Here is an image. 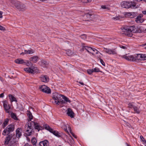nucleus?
<instances>
[{"label": "nucleus", "instance_id": "obj_40", "mask_svg": "<svg viewBox=\"0 0 146 146\" xmlns=\"http://www.w3.org/2000/svg\"><path fill=\"white\" fill-rule=\"evenodd\" d=\"M93 49V48H92L89 47V48L88 49V50H87V51L88 52L91 53L92 54H94V53L92 52V51Z\"/></svg>", "mask_w": 146, "mask_h": 146}, {"label": "nucleus", "instance_id": "obj_10", "mask_svg": "<svg viewBox=\"0 0 146 146\" xmlns=\"http://www.w3.org/2000/svg\"><path fill=\"white\" fill-rule=\"evenodd\" d=\"M4 107L6 112L9 113L10 112L9 109L10 108V106L8 104V102L5 100L3 102Z\"/></svg>", "mask_w": 146, "mask_h": 146}, {"label": "nucleus", "instance_id": "obj_29", "mask_svg": "<svg viewBox=\"0 0 146 146\" xmlns=\"http://www.w3.org/2000/svg\"><path fill=\"white\" fill-rule=\"evenodd\" d=\"M68 125V130L69 131L70 133L75 138H76V136L72 132V131L71 129V127L68 125Z\"/></svg>", "mask_w": 146, "mask_h": 146}, {"label": "nucleus", "instance_id": "obj_60", "mask_svg": "<svg viewBox=\"0 0 146 146\" xmlns=\"http://www.w3.org/2000/svg\"><path fill=\"white\" fill-rule=\"evenodd\" d=\"M25 54V52H22V53H21L20 54H21V55H23V54Z\"/></svg>", "mask_w": 146, "mask_h": 146}, {"label": "nucleus", "instance_id": "obj_64", "mask_svg": "<svg viewBox=\"0 0 146 146\" xmlns=\"http://www.w3.org/2000/svg\"><path fill=\"white\" fill-rule=\"evenodd\" d=\"M144 1H145V2H146V0H144Z\"/></svg>", "mask_w": 146, "mask_h": 146}, {"label": "nucleus", "instance_id": "obj_39", "mask_svg": "<svg viewBox=\"0 0 146 146\" xmlns=\"http://www.w3.org/2000/svg\"><path fill=\"white\" fill-rule=\"evenodd\" d=\"M93 72H100V69L98 68H96L92 69Z\"/></svg>", "mask_w": 146, "mask_h": 146}, {"label": "nucleus", "instance_id": "obj_25", "mask_svg": "<svg viewBox=\"0 0 146 146\" xmlns=\"http://www.w3.org/2000/svg\"><path fill=\"white\" fill-rule=\"evenodd\" d=\"M139 30L138 31V33H145L146 32V29L144 27H140V28H139Z\"/></svg>", "mask_w": 146, "mask_h": 146}, {"label": "nucleus", "instance_id": "obj_15", "mask_svg": "<svg viewBox=\"0 0 146 146\" xmlns=\"http://www.w3.org/2000/svg\"><path fill=\"white\" fill-rule=\"evenodd\" d=\"M39 144L40 146H48L49 143L47 140H45L43 141L40 142Z\"/></svg>", "mask_w": 146, "mask_h": 146}, {"label": "nucleus", "instance_id": "obj_11", "mask_svg": "<svg viewBox=\"0 0 146 146\" xmlns=\"http://www.w3.org/2000/svg\"><path fill=\"white\" fill-rule=\"evenodd\" d=\"M37 68L33 66H32L29 68H25L24 70L27 72L32 74H34V70L36 69Z\"/></svg>", "mask_w": 146, "mask_h": 146}, {"label": "nucleus", "instance_id": "obj_55", "mask_svg": "<svg viewBox=\"0 0 146 146\" xmlns=\"http://www.w3.org/2000/svg\"><path fill=\"white\" fill-rule=\"evenodd\" d=\"M89 48V47H87V46H85L83 48H84V49H85L87 51V50H88V49Z\"/></svg>", "mask_w": 146, "mask_h": 146}, {"label": "nucleus", "instance_id": "obj_37", "mask_svg": "<svg viewBox=\"0 0 146 146\" xmlns=\"http://www.w3.org/2000/svg\"><path fill=\"white\" fill-rule=\"evenodd\" d=\"M128 107L130 108H133L134 109V107H135L136 106H135L133 104V103H129L128 104Z\"/></svg>", "mask_w": 146, "mask_h": 146}, {"label": "nucleus", "instance_id": "obj_2", "mask_svg": "<svg viewBox=\"0 0 146 146\" xmlns=\"http://www.w3.org/2000/svg\"><path fill=\"white\" fill-rule=\"evenodd\" d=\"M140 27V26H137L135 27L134 26H132L123 27L121 29L122 31L125 33V35L127 36L131 37L132 35L131 33H138V31L139 30Z\"/></svg>", "mask_w": 146, "mask_h": 146}, {"label": "nucleus", "instance_id": "obj_32", "mask_svg": "<svg viewBox=\"0 0 146 146\" xmlns=\"http://www.w3.org/2000/svg\"><path fill=\"white\" fill-rule=\"evenodd\" d=\"M21 8L20 9H19L21 11H23L26 9V7L24 5L21 4Z\"/></svg>", "mask_w": 146, "mask_h": 146}, {"label": "nucleus", "instance_id": "obj_56", "mask_svg": "<svg viewBox=\"0 0 146 146\" xmlns=\"http://www.w3.org/2000/svg\"><path fill=\"white\" fill-rule=\"evenodd\" d=\"M4 96L3 93H2L0 94V98H3Z\"/></svg>", "mask_w": 146, "mask_h": 146}, {"label": "nucleus", "instance_id": "obj_5", "mask_svg": "<svg viewBox=\"0 0 146 146\" xmlns=\"http://www.w3.org/2000/svg\"><path fill=\"white\" fill-rule=\"evenodd\" d=\"M32 126V123L30 122H28L25 125L24 130L26 132V134L28 136H30L31 135L33 132Z\"/></svg>", "mask_w": 146, "mask_h": 146}, {"label": "nucleus", "instance_id": "obj_18", "mask_svg": "<svg viewBox=\"0 0 146 146\" xmlns=\"http://www.w3.org/2000/svg\"><path fill=\"white\" fill-rule=\"evenodd\" d=\"M8 97L9 98L11 102H17L16 98L13 96L11 95V94H9L8 95Z\"/></svg>", "mask_w": 146, "mask_h": 146}, {"label": "nucleus", "instance_id": "obj_45", "mask_svg": "<svg viewBox=\"0 0 146 146\" xmlns=\"http://www.w3.org/2000/svg\"><path fill=\"white\" fill-rule=\"evenodd\" d=\"M140 138L141 139V140L142 141H143V143H144L145 142V141L142 136H140Z\"/></svg>", "mask_w": 146, "mask_h": 146}, {"label": "nucleus", "instance_id": "obj_17", "mask_svg": "<svg viewBox=\"0 0 146 146\" xmlns=\"http://www.w3.org/2000/svg\"><path fill=\"white\" fill-rule=\"evenodd\" d=\"M21 129L19 128H17L16 131V136L18 138H19L21 135Z\"/></svg>", "mask_w": 146, "mask_h": 146}, {"label": "nucleus", "instance_id": "obj_24", "mask_svg": "<svg viewBox=\"0 0 146 146\" xmlns=\"http://www.w3.org/2000/svg\"><path fill=\"white\" fill-rule=\"evenodd\" d=\"M9 121V120L7 118L5 119L2 125V127L3 128H5V127L8 125Z\"/></svg>", "mask_w": 146, "mask_h": 146}, {"label": "nucleus", "instance_id": "obj_54", "mask_svg": "<svg viewBox=\"0 0 146 146\" xmlns=\"http://www.w3.org/2000/svg\"><path fill=\"white\" fill-rule=\"evenodd\" d=\"M2 12L0 11V18H2L3 17L2 16Z\"/></svg>", "mask_w": 146, "mask_h": 146}, {"label": "nucleus", "instance_id": "obj_30", "mask_svg": "<svg viewBox=\"0 0 146 146\" xmlns=\"http://www.w3.org/2000/svg\"><path fill=\"white\" fill-rule=\"evenodd\" d=\"M85 16L89 19L92 18L94 16L93 15L89 13L85 14Z\"/></svg>", "mask_w": 146, "mask_h": 146}, {"label": "nucleus", "instance_id": "obj_13", "mask_svg": "<svg viewBox=\"0 0 146 146\" xmlns=\"http://www.w3.org/2000/svg\"><path fill=\"white\" fill-rule=\"evenodd\" d=\"M41 81L44 82H47L49 81L48 78L46 75H42L40 76Z\"/></svg>", "mask_w": 146, "mask_h": 146}, {"label": "nucleus", "instance_id": "obj_47", "mask_svg": "<svg viewBox=\"0 0 146 146\" xmlns=\"http://www.w3.org/2000/svg\"><path fill=\"white\" fill-rule=\"evenodd\" d=\"M92 51L95 52L96 54H98V53H99L98 51L96 49L94 48L93 49Z\"/></svg>", "mask_w": 146, "mask_h": 146}, {"label": "nucleus", "instance_id": "obj_6", "mask_svg": "<svg viewBox=\"0 0 146 146\" xmlns=\"http://www.w3.org/2000/svg\"><path fill=\"white\" fill-rule=\"evenodd\" d=\"M14 129V125L12 124H10L3 131L2 134L4 135H5L7 134H9L10 132L13 131Z\"/></svg>", "mask_w": 146, "mask_h": 146}, {"label": "nucleus", "instance_id": "obj_31", "mask_svg": "<svg viewBox=\"0 0 146 146\" xmlns=\"http://www.w3.org/2000/svg\"><path fill=\"white\" fill-rule=\"evenodd\" d=\"M66 54L68 56H71L73 54V52L70 50H68L66 51Z\"/></svg>", "mask_w": 146, "mask_h": 146}, {"label": "nucleus", "instance_id": "obj_35", "mask_svg": "<svg viewBox=\"0 0 146 146\" xmlns=\"http://www.w3.org/2000/svg\"><path fill=\"white\" fill-rule=\"evenodd\" d=\"M24 64H26L27 66H31L32 65V63L30 62L27 61L26 62H25V63H24Z\"/></svg>", "mask_w": 146, "mask_h": 146}, {"label": "nucleus", "instance_id": "obj_26", "mask_svg": "<svg viewBox=\"0 0 146 146\" xmlns=\"http://www.w3.org/2000/svg\"><path fill=\"white\" fill-rule=\"evenodd\" d=\"M62 99L63 100V99L64 100V101L65 102V103L66 102H68L69 103H70L71 102L70 100L68 98H67L66 96H64L63 95H62Z\"/></svg>", "mask_w": 146, "mask_h": 146}, {"label": "nucleus", "instance_id": "obj_44", "mask_svg": "<svg viewBox=\"0 0 146 146\" xmlns=\"http://www.w3.org/2000/svg\"><path fill=\"white\" fill-rule=\"evenodd\" d=\"M63 127H64V129L65 131L67 133H68V131L67 126L66 125L64 124Z\"/></svg>", "mask_w": 146, "mask_h": 146}, {"label": "nucleus", "instance_id": "obj_58", "mask_svg": "<svg viewBox=\"0 0 146 146\" xmlns=\"http://www.w3.org/2000/svg\"><path fill=\"white\" fill-rule=\"evenodd\" d=\"M79 83L82 85H84V84L83 82H79Z\"/></svg>", "mask_w": 146, "mask_h": 146}, {"label": "nucleus", "instance_id": "obj_14", "mask_svg": "<svg viewBox=\"0 0 146 146\" xmlns=\"http://www.w3.org/2000/svg\"><path fill=\"white\" fill-rule=\"evenodd\" d=\"M11 3L14 5L15 7L17 9H20L21 8V4L18 2H15L14 0H11Z\"/></svg>", "mask_w": 146, "mask_h": 146}, {"label": "nucleus", "instance_id": "obj_51", "mask_svg": "<svg viewBox=\"0 0 146 146\" xmlns=\"http://www.w3.org/2000/svg\"><path fill=\"white\" fill-rule=\"evenodd\" d=\"M81 37V38L83 39H85L86 38V36L85 35H82V36Z\"/></svg>", "mask_w": 146, "mask_h": 146}, {"label": "nucleus", "instance_id": "obj_63", "mask_svg": "<svg viewBox=\"0 0 146 146\" xmlns=\"http://www.w3.org/2000/svg\"><path fill=\"white\" fill-rule=\"evenodd\" d=\"M144 48H145V49H146V46Z\"/></svg>", "mask_w": 146, "mask_h": 146}, {"label": "nucleus", "instance_id": "obj_23", "mask_svg": "<svg viewBox=\"0 0 146 146\" xmlns=\"http://www.w3.org/2000/svg\"><path fill=\"white\" fill-rule=\"evenodd\" d=\"M27 115L28 118V120L31 121V120L33 119V116L32 113L30 111H27Z\"/></svg>", "mask_w": 146, "mask_h": 146}, {"label": "nucleus", "instance_id": "obj_8", "mask_svg": "<svg viewBox=\"0 0 146 146\" xmlns=\"http://www.w3.org/2000/svg\"><path fill=\"white\" fill-rule=\"evenodd\" d=\"M39 89L42 92L47 94L51 93V90L47 86L44 85L40 86Z\"/></svg>", "mask_w": 146, "mask_h": 146}, {"label": "nucleus", "instance_id": "obj_59", "mask_svg": "<svg viewBox=\"0 0 146 146\" xmlns=\"http://www.w3.org/2000/svg\"><path fill=\"white\" fill-rule=\"evenodd\" d=\"M24 146H30L28 144V143H27L26 144H25Z\"/></svg>", "mask_w": 146, "mask_h": 146}, {"label": "nucleus", "instance_id": "obj_62", "mask_svg": "<svg viewBox=\"0 0 146 146\" xmlns=\"http://www.w3.org/2000/svg\"><path fill=\"white\" fill-rule=\"evenodd\" d=\"M40 1H44V0H40Z\"/></svg>", "mask_w": 146, "mask_h": 146}, {"label": "nucleus", "instance_id": "obj_49", "mask_svg": "<svg viewBox=\"0 0 146 146\" xmlns=\"http://www.w3.org/2000/svg\"><path fill=\"white\" fill-rule=\"evenodd\" d=\"M124 122H125V124L127 126H128L129 127H130V125L129 123H128L127 122H126L125 121H124Z\"/></svg>", "mask_w": 146, "mask_h": 146}, {"label": "nucleus", "instance_id": "obj_22", "mask_svg": "<svg viewBox=\"0 0 146 146\" xmlns=\"http://www.w3.org/2000/svg\"><path fill=\"white\" fill-rule=\"evenodd\" d=\"M12 139V137L10 135L7 137L5 139V143L6 144H8Z\"/></svg>", "mask_w": 146, "mask_h": 146}, {"label": "nucleus", "instance_id": "obj_53", "mask_svg": "<svg viewBox=\"0 0 146 146\" xmlns=\"http://www.w3.org/2000/svg\"><path fill=\"white\" fill-rule=\"evenodd\" d=\"M120 47L121 48H122L123 49H126L127 48V47L125 46H121Z\"/></svg>", "mask_w": 146, "mask_h": 146}, {"label": "nucleus", "instance_id": "obj_50", "mask_svg": "<svg viewBox=\"0 0 146 146\" xmlns=\"http://www.w3.org/2000/svg\"><path fill=\"white\" fill-rule=\"evenodd\" d=\"M127 15L128 16L130 17L131 18H132V17H131V12L127 13Z\"/></svg>", "mask_w": 146, "mask_h": 146}, {"label": "nucleus", "instance_id": "obj_7", "mask_svg": "<svg viewBox=\"0 0 146 146\" xmlns=\"http://www.w3.org/2000/svg\"><path fill=\"white\" fill-rule=\"evenodd\" d=\"M44 127L46 129L49 131L51 133H52L54 135L57 137L60 136V134L58 131H54L52 129L50 128V127L47 125H45L44 126Z\"/></svg>", "mask_w": 146, "mask_h": 146}, {"label": "nucleus", "instance_id": "obj_46", "mask_svg": "<svg viewBox=\"0 0 146 146\" xmlns=\"http://www.w3.org/2000/svg\"><path fill=\"white\" fill-rule=\"evenodd\" d=\"M120 19L119 17H116L112 18V19L115 20H117L119 19Z\"/></svg>", "mask_w": 146, "mask_h": 146}, {"label": "nucleus", "instance_id": "obj_41", "mask_svg": "<svg viewBox=\"0 0 146 146\" xmlns=\"http://www.w3.org/2000/svg\"><path fill=\"white\" fill-rule=\"evenodd\" d=\"M101 8L103 9H106L107 10H110L109 7H108L105 5H102L101 6Z\"/></svg>", "mask_w": 146, "mask_h": 146}, {"label": "nucleus", "instance_id": "obj_4", "mask_svg": "<svg viewBox=\"0 0 146 146\" xmlns=\"http://www.w3.org/2000/svg\"><path fill=\"white\" fill-rule=\"evenodd\" d=\"M122 7L125 8H130L133 9H135L137 7V5L136 6V4L134 2H129L124 1L122 2L121 3Z\"/></svg>", "mask_w": 146, "mask_h": 146}, {"label": "nucleus", "instance_id": "obj_19", "mask_svg": "<svg viewBox=\"0 0 146 146\" xmlns=\"http://www.w3.org/2000/svg\"><path fill=\"white\" fill-rule=\"evenodd\" d=\"M15 62L16 63L19 64H24V63H25V62L23 59L20 58L16 59L15 60Z\"/></svg>", "mask_w": 146, "mask_h": 146}, {"label": "nucleus", "instance_id": "obj_16", "mask_svg": "<svg viewBox=\"0 0 146 146\" xmlns=\"http://www.w3.org/2000/svg\"><path fill=\"white\" fill-rule=\"evenodd\" d=\"M143 17L142 15H139L136 19L135 21L138 23H140L143 22V20L141 19Z\"/></svg>", "mask_w": 146, "mask_h": 146}, {"label": "nucleus", "instance_id": "obj_28", "mask_svg": "<svg viewBox=\"0 0 146 146\" xmlns=\"http://www.w3.org/2000/svg\"><path fill=\"white\" fill-rule=\"evenodd\" d=\"M139 107H138L136 106L135 107H134L133 109L134 111L135 112L138 114L140 112V111L139 109Z\"/></svg>", "mask_w": 146, "mask_h": 146}, {"label": "nucleus", "instance_id": "obj_43", "mask_svg": "<svg viewBox=\"0 0 146 146\" xmlns=\"http://www.w3.org/2000/svg\"><path fill=\"white\" fill-rule=\"evenodd\" d=\"M137 13L136 12H131V17L133 18L136 16Z\"/></svg>", "mask_w": 146, "mask_h": 146}, {"label": "nucleus", "instance_id": "obj_20", "mask_svg": "<svg viewBox=\"0 0 146 146\" xmlns=\"http://www.w3.org/2000/svg\"><path fill=\"white\" fill-rule=\"evenodd\" d=\"M31 122V123H32V125H34L35 126V129H38V131H39V130L40 129V126H39L38 124V123H36L35 122L33 121H32Z\"/></svg>", "mask_w": 146, "mask_h": 146}, {"label": "nucleus", "instance_id": "obj_61", "mask_svg": "<svg viewBox=\"0 0 146 146\" xmlns=\"http://www.w3.org/2000/svg\"><path fill=\"white\" fill-rule=\"evenodd\" d=\"M143 143L145 145V146H146V141H145V142L144 143Z\"/></svg>", "mask_w": 146, "mask_h": 146}, {"label": "nucleus", "instance_id": "obj_9", "mask_svg": "<svg viewBox=\"0 0 146 146\" xmlns=\"http://www.w3.org/2000/svg\"><path fill=\"white\" fill-rule=\"evenodd\" d=\"M104 51L109 54L115 55L117 54V52L115 49H110L104 48Z\"/></svg>", "mask_w": 146, "mask_h": 146}, {"label": "nucleus", "instance_id": "obj_48", "mask_svg": "<svg viewBox=\"0 0 146 146\" xmlns=\"http://www.w3.org/2000/svg\"><path fill=\"white\" fill-rule=\"evenodd\" d=\"M100 62H101V64L103 66H105V64L104 62L103 61V60L101 59H100Z\"/></svg>", "mask_w": 146, "mask_h": 146}, {"label": "nucleus", "instance_id": "obj_57", "mask_svg": "<svg viewBox=\"0 0 146 146\" xmlns=\"http://www.w3.org/2000/svg\"><path fill=\"white\" fill-rule=\"evenodd\" d=\"M142 12L143 14L144 15H146V11H142Z\"/></svg>", "mask_w": 146, "mask_h": 146}, {"label": "nucleus", "instance_id": "obj_36", "mask_svg": "<svg viewBox=\"0 0 146 146\" xmlns=\"http://www.w3.org/2000/svg\"><path fill=\"white\" fill-rule=\"evenodd\" d=\"M81 1V2L83 3H87L90 2L92 0H79Z\"/></svg>", "mask_w": 146, "mask_h": 146}, {"label": "nucleus", "instance_id": "obj_42", "mask_svg": "<svg viewBox=\"0 0 146 146\" xmlns=\"http://www.w3.org/2000/svg\"><path fill=\"white\" fill-rule=\"evenodd\" d=\"M87 73L89 74H91L93 72V69H89L87 70Z\"/></svg>", "mask_w": 146, "mask_h": 146}, {"label": "nucleus", "instance_id": "obj_33", "mask_svg": "<svg viewBox=\"0 0 146 146\" xmlns=\"http://www.w3.org/2000/svg\"><path fill=\"white\" fill-rule=\"evenodd\" d=\"M41 62L42 63L41 65L44 66H46L48 64L47 62L44 60H42L41 61Z\"/></svg>", "mask_w": 146, "mask_h": 146}, {"label": "nucleus", "instance_id": "obj_52", "mask_svg": "<svg viewBox=\"0 0 146 146\" xmlns=\"http://www.w3.org/2000/svg\"><path fill=\"white\" fill-rule=\"evenodd\" d=\"M0 30H5V28L3 26L0 25Z\"/></svg>", "mask_w": 146, "mask_h": 146}, {"label": "nucleus", "instance_id": "obj_3", "mask_svg": "<svg viewBox=\"0 0 146 146\" xmlns=\"http://www.w3.org/2000/svg\"><path fill=\"white\" fill-rule=\"evenodd\" d=\"M63 95L57 92L53 93L52 95V98L54 100V102L58 105L60 104H64L65 102L62 99Z\"/></svg>", "mask_w": 146, "mask_h": 146}, {"label": "nucleus", "instance_id": "obj_38", "mask_svg": "<svg viewBox=\"0 0 146 146\" xmlns=\"http://www.w3.org/2000/svg\"><path fill=\"white\" fill-rule=\"evenodd\" d=\"M11 116L12 118H13L15 120H16L17 119L16 115L13 113H11Z\"/></svg>", "mask_w": 146, "mask_h": 146}, {"label": "nucleus", "instance_id": "obj_27", "mask_svg": "<svg viewBox=\"0 0 146 146\" xmlns=\"http://www.w3.org/2000/svg\"><path fill=\"white\" fill-rule=\"evenodd\" d=\"M34 52V51L32 49L28 50H25V54H31L33 53Z\"/></svg>", "mask_w": 146, "mask_h": 146}, {"label": "nucleus", "instance_id": "obj_1", "mask_svg": "<svg viewBox=\"0 0 146 146\" xmlns=\"http://www.w3.org/2000/svg\"><path fill=\"white\" fill-rule=\"evenodd\" d=\"M122 57L130 61H137V60H146V54H137L135 56L126 54L122 56Z\"/></svg>", "mask_w": 146, "mask_h": 146}, {"label": "nucleus", "instance_id": "obj_34", "mask_svg": "<svg viewBox=\"0 0 146 146\" xmlns=\"http://www.w3.org/2000/svg\"><path fill=\"white\" fill-rule=\"evenodd\" d=\"M31 142L33 145H35L36 142V140L35 138H33L31 139Z\"/></svg>", "mask_w": 146, "mask_h": 146}, {"label": "nucleus", "instance_id": "obj_12", "mask_svg": "<svg viewBox=\"0 0 146 146\" xmlns=\"http://www.w3.org/2000/svg\"><path fill=\"white\" fill-rule=\"evenodd\" d=\"M66 113L68 116H70L71 118H73L74 117V113L72 110L70 108H68L67 109Z\"/></svg>", "mask_w": 146, "mask_h": 146}, {"label": "nucleus", "instance_id": "obj_21", "mask_svg": "<svg viewBox=\"0 0 146 146\" xmlns=\"http://www.w3.org/2000/svg\"><path fill=\"white\" fill-rule=\"evenodd\" d=\"M38 56H34L30 58V60L34 62L35 63L37 62L38 60Z\"/></svg>", "mask_w": 146, "mask_h": 146}]
</instances>
